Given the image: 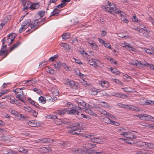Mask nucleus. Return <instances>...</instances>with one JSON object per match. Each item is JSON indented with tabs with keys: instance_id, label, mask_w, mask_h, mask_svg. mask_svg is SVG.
I'll use <instances>...</instances> for the list:
<instances>
[{
	"instance_id": "f257e3e1",
	"label": "nucleus",
	"mask_w": 154,
	"mask_h": 154,
	"mask_svg": "<svg viewBox=\"0 0 154 154\" xmlns=\"http://www.w3.org/2000/svg\"><path fill=\"white\" fill-rule=\"evenodd\" d=\"M4 37L1 41L2 42V48L0 51V56L4 54L3 58L5 57L8 54L9 52L7 50V45H10L13 42L8 38Z\"/></svg>"
},
{
	"instance_id": "f03ea898",
	"label": "nucleus",
	"mask_w": 154,
	"mask_h": 154,
	"mask_svg": "<svg viewBox=\"0 0 154 154\" xmlns=\"http://www.w3.org/2000/svg\"><path fill=\"white\" fill-rule=\"evenodd\" d=\"M80 127L79 123H73L69 125V132L72 135H79L81 132Z\"/></svg>"
},
{
	"instance_id": "7ed1b4c3",
	"label": "nucleus",
	"mask_w": 154,
	"mask_h": 154,
	"mask_svg": "<svg viewBox=\"0 0 154 154\" xmlns=\"http://www.w3.org/2000/svg\"><path fill=\"white\" fill-rule=\"evenodd\" d=\"M72 150L75 153L78 154H84L87 152L90 154H96V152L94 149L91 150L88 152V148H79L73 147L72 149Z\"/></svg>"
},
{
	"instance_id": "20e7f679",
	"label": "nucleus",
	"mask_w": 154,
	"mask_h": 154,
	"mask_svg": "<svg viewBox=\"0 0 154 154\" xmlns=\"http://www.w3.org/2000/svg\"><path fill=\"white\" fill-rule=\"evenodd\" d=\"M120 135H123L125 137L128 139H125L124 138H121L120 139L129 144H132V143L131 142L128 141V140H132V139L135 138L134 136L130 132H126L125 131V133H124L120 134Z\"/></svg>"
},
{
	"instance_id": "39448f33",
	"label": "nucleus",
	"mask_w": 154,
	"mask_h": 154,
	"mask_svg": "<svg viewBox=\"0 0 154 154\" xmlns=\"http://www.w3.org/2000/svg\"><path fill=\"white\" fill-rule=\"evenodd\" d=\"M63 83L72 89H76L78 87V83L72 80L65 79L63 80Z\"/></svg>"
},
{
	"instance_id": "423d86ee",
	"label": "nucleus",
	"mask_w": 154,
	"mask_h": 154,
	"mask_svg": "<svg viewBox=\"0 0 154 154\" xmlns=\"http://www.w3.org/2000/svg\"><path fill=\"white\" fill-rule=\"evenodd\" d=\"M15 94L16 97L18 98L22 102H24V101L23 100V98L24 97V94L23 91L20 89V88H16L13 91Z\"/></svg>"
},
{
	"instance_id": "0eeeda50",
	"label": "nucleus",
	"mask_w": 154,
	"mask_h": 154,
	"mask_svg": "<svg viewBox=\"0 0 154 154\" xmlns=\"http://www.w3.org/2000/svg\"><path fill=\"white\" fill-rule=\"evenodd\" d=\"M135 116L138 117L142 120L151 121L154 122V117L146 114L143 115H135Z\"/></svg>"
},
{
	"instance_id": "6e6552de",
	"label": "nucleus",
	"mask_w": 154,
	"mask_h": 154,
	"mask_svg": "<svg viewBox=\"0 0 154 154\" xmlns=\"http://www.w3.org/2000/svg\"><path fill=\"white\" fill-rule=\"evenodd\" d=\"M31 20L30 19H27L25 21L22 23L21 27L19 30V33H22L29 26H30Z\"/></svg>"
},
{
	"instance_id": "1a4fd4ad",
	"label": "nucleus",
	"mask_w": 154,
	"mask_h": 154,
	"mask_svg": "<svg viewBox=\"0 0 154 154\" xmlns=\"http://www.w3.org/2000/svg\"><path fill=\"white\" fill-rule=\"evenodd\" d=\"M96 109L97 111L100 112V113L108 117H109L113 119H115L116 118L114 116L109 113H108L105 110L99 107H97Z\"/></svg>"
},
{
	"instance_id": "9d476101",
	"label": "nucleus",
	"mask_w": 154,
	"mask_h": 154,
	"mask_svg": "<svg viewBox=\"0 0 154 154\" xmlns=\"http://www.w3.org/2000/svg\"><path fill=\"white\" fill-rule=\"evenodd\" d=\"M37 143H52L53 142V140L50 138L38 139L37 140Z\"/></svg>"
},
{
	"instance_id": "9b49d317",
	"label": "nucleus",
	"mask_w": 154,
	"mask_h": 154,
	"mask_svg": "<svg viewBox=\"0 0 154 154\" xmlns=\"http://www.w3.org/2000/svg\"><path fill=\"white\" fill-rule=\"evenodd\" d=\"M87 42L90 45L93 50H97L98 48V46L94 41L88 39Z\"/></svg>"
},
{
	"instance_id": "f8f14e48",
	"label": "nucleus",
	"mask_w": 154,
	"mask_h": 154,
	"mask_svg": "<svg viewBox=\"0 0 154 154\" xmlns=\"http://www.w3.org/2000/svg\"><path fill=\"white\" fill-rule=\"evenodd\" d=\"M136 144L137 146L140 147L142 149H145L147 148V143L140 141L138 142Z\"/></svg>"
},
{
	"instance_id": "ddd939ff",
	"label": "nucleus",
	"mask_w": 154,
	"mask_h": 154,
	"mask_svg": "<svg viewBox=\"0 0 154 154\" xmlns=\"http://www.w3.org/2000/svg\"><path fill=\"white\" fill-rule=\"evenodd\" d=\"M38 24H36L35 22L33 23H30V27L33 30L31 31V30L29 29L26 31V32H28L29 31H30L31 32H32L35 31V30H36L38 28Z\"/></svg>"
},
{
	"instance_id": "4468645a",
	"label": "nucleus",
	"mask_w": 154,
	"mask_h": 154,
	"mask_svg": "<svg viewBox=\"0 0 154 154\" xmlns=\"http://www.w3.org/2000/svg\"><path fill=\"white\" fill-rule=\"evenodd\" d=\"M91 141L94 143H101L102 141L100 137H92L91 138Z\"/></svg>"
},
{
	"instance_id": "2eb2a0df",
	"label": "nucleus",
	"mask_w": 154,
	"mask_h": 154,
	"mask_svg": "<svg viewBox=\"0 0 154 154\" xmlns=\"http://www.w3.org/2000/svg\"><path fill=\"white\" fill-rule=\"evenodd\" d=\"M67 113L70 115H79V112L77 109H72L70 110H68L67 111Z\"/></svg>"
},
{
	"instance_id": "dca6fc26",
	"label": "nucleus",
	"mask_w": 154,
	"mask_h": 154,
	"mask_svg": "<svg viewBox=\"0 0 154 154\" xmlns=\"http://www.w3.org/2000/svg\"><path fill=\"white\" fill-rule=\"evenodd\" d=\"M32 2L29 1H23V3H22L23 4V6L24 7L23 10H27L29 8H30L29 6L31 5Z\"/></svg>"
},
{
	"instance_id": "f3484780",
	"label": "nucleus",
	"mask_w": 154,
	"mask_h": 154,
	"mask_svg": "<svg viewBox=\"0 0 154 154\" xmlns=\"http://www.w3.org/2000/svg\"><path fill=\"white\" fill-rule=\"evenodd\" d=\"M88 63L91 65L95 67H96L98 66V63L95 61L96 60H94L92 59L88 60Z\"/></svg>"
},
{
	"instance_id": "a211bd4d",
	"label": "nucleus",
	"mask_w": 154,
	"mask_h": 154,
	"mask_svg": "<svg viewBox=\"0 0 154 154\" xmlns=\"http://www.w3.org/2000/svg\"><path fill=\"white\" fill-rule=\"evenodd\" d=\"M77 103L79 108V109H78L79 110H81L83 109H85L86 106L85 102L83 101H81L80 102H78Z\"/></svg>"
},
{
	"instance_id": "6ab92c4d",
	"label": "nucleus",
	"mask_w": 154,
	"mask_h": 154,
	"mask_svg": "<svg viewBox=\"0 0 154 154\" xmlns=\"http://www.w3.org/2000/svg\"><path fill=\"white\" fill-rule=\"evenodd\" d=\"M100 83L101 86L104 89H106L109 86V83L106 81H101L100 82Z\"/></svg>"
},
{
	"instance_id": "aec40b11",
	"label": "nucleus",
	"mask_w": 154,
	"mask_h": 154,
	"mask_svg": "<svg viewBox=\"0 0 154 154\" xmlns=\"http://www.w3.org/2000/svg\"><path fill=\"white\" fill-rule=\"evenodd\" d=\"M126 45L125 44H124V45H123L122 44V46L124 47H125L129 51H134L135 50V49L134 48L131 46L127 44V43H126Z\"/></svg>"
},
{
	"instance_id": "412c9836",
	"label": "nucleus",
	"mask_w": 154,
	"mask_h": 154,
	"mask_svg": "<svg viewBox=\"0 0 154 154\" xmlns=\"http://www.w3.org/2000/svg\"><path fill=\"white\" fill-rule=\"evenodd\" d=\"M30 9H36L39 7V5L38 3H32L29 6Z\"/></svg>"
},
{
	"instance_id": "4be33fe9",
	"label": "nucleus",
	"mask_w": 154,
	"mask_h": 154,
	"mask_svg": "<svg viewBox=\"0 0 154 154\" xmlns=\"http://www.w3.org/2000/svg\"><path fill=\"white\" fill-rule=\"evenodd\" d=\"M67 110L66 108H63L60 110H59L57 111V113L61 116L63 115L65 113Z\"/></svg>"
},
{
	"instance_id": "5701e85b",
	"label": "nucleus",
	"mask_w": 154,
	"mask_h": 154,
	"mask_svg": "<svg viewBox=\"0 0 154 154\" xmlns=\"http://www.w3.org/2000/svg\"><path fill=\"white\" fill-rule=\"evenodd\" d=\"M16 34L15 33H13L8 35L7 38H10L12 41L13 42L14 41L15 38L16 37Z\"/></svg>"
},
{
	"instance_id": "b1692460",
	"label": "nucleus",
	"mask_w": 154,
	"mask_h": 154,
	"mask_svg": "<svg viewBox=\"0 0 154 154\" xmlns=\"http://www.w3.org/2000/svg\"><path fill=\"white\" fill-rule=\"evenodd\" d=\"M49 149L48 148L43 147L40 148L39 151L41 152L44 153L48 152L49 151Z\"/></svg>"
},
{
	"instance_id": "393cba45",
	"label": "nucleus",
	"mask_w": 154,
	"mask_h": 154,
	"mask_svg": "<svg viewBox=\"0 0 154 154\" xmlns=\"http://www.w3.org/2000/svg\"><path fill=\"white\" fill-rule=\"evenodd\" d=\"M28 124L29 126L31 127H37V125L36 122L35 121H30L28 122Z\"/></svg>"
},
{
	"instance_id": "a878e982",
	"label": "nucleus",
	"mask_w": 154,
	"mask_h": 154,
	"mask_svg": "<svg viewBox=\"0 0 154 154\" xmlns=\"http://www.w3.org/2000/svg\"><path fill=\"white\" fill-rule=\"evenodd\" d=\"M8 97L9 98V100H11L9 101V102L12 104H15V102L17 101V100L14 97L11 95V96H8Z\"/></svg>"
},
{
	"instance_id": "bb28decb",
	"label": "nucleus",
	"mask_w": 154,
	"mask_h": 154,
	"mask_svg": "<svg viewBox=\"0 0 154 154\" xmlns=\"http://www.w3.org/2000/svg\"><path fill=\"white\" fill-rule=\"evenodd\" d=\"M35 81L33 79H31L26 80L24 84H26V85L28 86H30L33 84H35Z\"/></svg>"
},
{
	"instance_id": "cd10ccee",
	"label": "nucleus",
	"mask_w": 154,
	"mask_h": 154,
	"mask_svg": "<svg viewBox=\"0 0 154 154\" xmlns=\"http://www.w3.org/2000/svg\"><path fill=\"white\" fill-rule=\"evenodd\" d=\"M20 44V42H17L16 43L14 44L10 49L9 51H11L14 48L17 47Z\"/></svg>"
},
{
	"instance_id": "c85d7f7f",
	"label": "nucleus",
	"mask_w": 154,
	"mask_h": 154,
	"mask_svg": "<svg viewBox=\"0 0 154 154\" xmlns=\"http://www.w3.org/2000/svg\"><path fill=\"white\" fill-rule=\"evenodd\" d=\"M85 111L86 113H88L89 114L91 115H93L95 116H97L96 114L94 113L90 109H86L85 110Z\"/></svg>"
},
{
	"instance_id": "c756f323",
	"label": "nucleus",
	"mask_w": 154,
	"mask_h": 154,
	"mask_svg": "<svg viewBox=\"0 0 154 154\" xmlns=\"http://www.w3.org/2000/svg\"><path fill=\"white\" fill-rule=\"evenodd\" d=\"M71 42L74 45H77L78 42V40L76 37L72 38L70 40Z\"/></svg>"
},
{
	"instance_id": "7c9ffc66",
	"label": "nucleus",
	"mask_w": 154,
	"mask_h": 154,
	"mask_svg": "<svg viewBox=\"0 0 154 154\" xmlns=\"http://www.w3.org/2000/svg\"><path fill=\"white\" fill-rule=\"evenodd\" d=\"M111 80L113 82H115L116 83L120 85H123V83L121 82L120 81H119V80L117 79H114L113 78H112L111 79Z\"/></svg>"
},
{
	"instance_id": "2f4dec72",
	"label": "nucleus",
	"mask_w": 154,
	"mask_h": 154,
	"mask_svg": "<svg viewBox=\"0 0 154 154\" xmlns=\"http://www.w3.org/2000/svg\"><path fill=\"white\" fill-rule=\"evenodd\" d=\"M103 121L107 124H111V122L112 121L108 117L106 116V118L103 119Z\"/></svg>"
},
{
	"instance_id": "473e14b6",
	"label": "nucleus",
	"mask_w": 154,
	"mask_h": 154,
	"mask_svg": "<svg viewBox=\"0 0 154 154\" xmlns=\"http://www.w3.org/2000/svg\"><path fill=\"white\" fill-rule=\"evenodd\" d=\"M70 34L69 33H63L62 36L63 37L62 39H67L69 38Z\"/></svg>"
},
{
	"instance_id": "72a5a7b5",
	"label": "nucleus",
	"mask_w": 154,
	"mask_h": 154,
	"mask_svg": "<svg viewBox=\"0 0 154 154\" xmlns=\"http://www.w3.org/2000/svg\"><path fill=\"white\" fill-rule=\"evenodd\" d=\"M61 46L63 47L67 50H69L70 49L69 45L67 44L66 43H62L60 44Z\"/></svg>"
},
{
	"instance_id": "f704fd0d",
	"label": "nucleus",
	"mask_w": 154,
	"mask_h": 154,
	"mask_svg": "<svg viewBox=\"0 0 154 154\" xmlns=\"http://www.w3.org/2000/svg\"><path fill=\"white\" fill-rule=\"evenodd\" d=\"M111 8H112V12H113L117 14H119V11H120L119 10L118 8L115 6L114 7H112Z\"/></svg>"
},
{
	"instance_id": "c9c22d12",
	"label": "nucleus",
	"mask_w": 154,
	"mask_h": 154,
	"mask_svg": "<svg viewBox=\"0 0 154 154\" xmlns=\"http://www.w3.org/2000/svg\"><path fill=\"white\" fill-rule=\"evenodd\" d=\"M107 2L108 3V5H109V6L110 7V8L108 7H104L105 9L107 11H108V12L111 13H112V8H111L112 7H111V3H109V1H107Z\"/></svg>"
},
{
	"instance_id": "e433bc0d",
	"label": "nucleus",
	"mask_w": 154,
	"mask_h": 154,
	"mask_svg": "<svg viewBox=\"0 0 154 154\" xmlns=\"http://www.w3.org/2000/svg\"><path fill=\"white\" fill-rule=\"evenodd\" d=\"M111 69V71L113 73H114L116 75H118L120 74V72L118 71L116 69L114 68H110Z\"/></svg>"
},
{
	"instance_id": "4c0bfd02",
	"label": "nucleus",
	"mask_w": 154,
	"mask_h": 154,
	"mask_svg": "<svg viewBox=\"0 0 154 154\" xmlns=\"http://www.w3.org/2000/svg\"><path fill=\"white\" fill-rule=\"evenodd\" d=\"M38 100L42 103H46V99L42 96H41L38 98Z\"/></svg>"
},
{
	"instance_id": "58836bf2",
	"label": "nucleus",
	"mask_w": 154,
	"mask_h": 154,
	"mask_svg": "<svg viewBox=\"0 0 154 154\" xmlns=\"http://www.w3.org/2000/svg\"><path fill=\"white\" fill-rule=\"evenodd\" d=\"M54 122L57 125H60L62 123V122L60 119L57 118L56 119L53 120Z\"/></svg>"
},
{
	"instance_id": "ea45409f",
	"label": "nucleus",
	"mask_w": 154,
	"mask_h": 154,
	"mask_svg": "<svg viewBox=\"0 0 154 154\" xmlns=\"http://www.w3.org/2000/svg\"><path fill=\"white\" fill-rule=\"evenodd\" d=\"M144 64V65L147 67H149L151 69L154 70V65L150 64L147 62H145V64Z\"/></svg>"
},
{
	"instance_id": "a19ab883",
	"label": "nucleus",
	"mask_w": 154,
	"mask_h": 154,
	"mask_svg": "<svg viewBox=\"0 0 154 154\" xmlns=\"http://www.w3.org/2000/svg\"><path fill=\"white\" fill-rule=\"evenodd\" d=\"M3 152L5 154H12V152L9 149H5L3 150Z\"/></svg>"
},
{
	"instance_id": "79ce46f5",
	"label": "nucleus",
	"mask_w": 154,
	"mask_h": 154,
	"mask_svg": "<svg viewBox=\"0 0 154 154\" xmlns=\"http://www.w3.org/2000/svg\"><path fill=\"white\" fill-rule=\"evenodd\" d=\"M145 101L144 103V102L142 103L141 101H140V104L141 105H143V104H145L146 105H149L150 104V100H146Z\"/></svg>"
},
{
	"instance_id": "37998d69",
	"label": "nucleus",
	"mask_w": 154,
	"mask_h": 154,
	"mask_svg": "<svg viewBox=\"0 0 154 154\" xmlns=\"http://www.w3.org/2000/svg\"><path fill=\"white\" fill-rule=\"evenodd\" d=\"M58 57V55H55L51 57L49 59V61L51 62H53L54 60L57 58Z\"/></svg>"
},
{
	"instance_id": "c03bdc74",
	"label": "nucleus",
	"mask_w": 154,
	"mask_h": 154,
	"mask_svg": "<svg viewBox=\"0 0 154 154\" xmlns=\"http://www.w3.org/2000/svg\"><path fill=\"white\" fill-rule=\"evenodd\" d=\"M147 147L149 149H154V144L152 143H147Z\"/></svg>"
},
{
	"instance_id": "a18cd8bd",
	"label": "nucleus",
	"mask_w": 154,
	"mask_h": 154,
	"mask_svg": "<svg viewBox=\"0 0 154 154\" xmlns=\"http://www.w3.org/2000/svg\"><path fill=\"white\" fill-rule=\"evenodd\" d=\"M8 91V90L6 89L2 90L0 92V98L4 94L7 93V92Z\"/></svg>"
},
{
	"instance_id": "49530a36",
	"label": "nucleus",
	"mask_w": 154,
	"mask_h": 154,
	"mask_svg": "<svg viewBox=\"0 0 154 154\" xmlns=\"http://www.w3.org/2000/svg\"><path fill=\"white\" fill-rule=\"evenodd\" d=\"M106 59L109 61H110L111 63H114L115 64H117V61H114V60L112 58H111L110 57L108 56L106 58Z\"/></svg>"
},
{
	"instance_id": "de8ad7c7",
	"label": "nucleus",
	"mask_w": 154,
	"mask_h": 154,
	"mask_svg": "<svg viewBox=\"0 0 154 154\" xmlns=\"http://www.w3.org/2000/svg\"><path fill=\"white\" fill-rule=\"evenodd\" d=\"M65 5L62 2H61V3L58 5L57 6H56V8L54 9V10H55L56 9H57V8H63V7H64V6H65Z\"/></svg>"
},
{
	"instance_id": "09e8293b",
	"label": "nucleus",
	"mask_w": 154,
	"mask_h": 154,
	"mask_svg": "<svg viewBox=\"0 0 154 154\" xmlns=\"http://www.w3.org/2000/svg\"><path fill=\"white\" fill-rule=\"evenodd\" d=\"M121 20L123 21L124 23H127L128 22V20L127 19L126 16L124 17H122Z\"/></svg>"
},
{
	"instance_id": "8fccbe9b",
	"label": "nucleus",
	"mask_w": 154,
	"mask_h": 154,
	"mask_svg": "<svg viewBox=\"0 0 154 154\" xmlns=\"http://www.w3.org/2000/svg\"><path fill=\"white\" fill-rule=\"evenodd\" d=\"M132 21L134 22H140V20H138L136 18V16L135 14H134L133 16V17L132 18Z\"/></svg>"
},
{
	"instance_id": "3c124183",
	"label": "nucleus",
	"mask_w": 154,
	"mask_h": 154,
	"mask_svg": "<svg viewBox=\"0 0 154 154\" xmlns=\"http://www.w3.org/2000/svg\"><path fill=\"white\" fill-rule=\"evenodd\" d=\"M117 131L119 132H122V133H125V129L122 128V127H119L117 128Z\"/></svg>"
},
{
	"instance_id": "603ef678",
	"label": "nucleus",
	"mask_w": 154,
	"mask_h": 154,
	"mask_svg": "<svg viewBox=\"0 0 154 154\" xmlns=\"http://www.w3.org/2000/svg\"><path fill=\"white\" fill-rule=\"evenodd\" d=\"M66 106L69 108L71 109L73 107L72 103L69 102H67L66 103Z\"/></svg>"
},
{
	"instance_id": "864d4df0",
	"label": "nucleus",
	"mask_w": 154,
	"mask_h": 154,
	"mask_svg": "<svg viewBox=\"0 0 154 154\" xmlns=\"http://www.w3.org/2000/svg\"><path fill=\"white\" fill-rule=\"evenodd\" d=\"M104 46L106 47V48H109L110 49H112V48L111 46V45H110V44L107 42V43H105V42L103 44Z\"/></svg>"
},
{
	"instance_id": "5fc2aeb1",
	"label": "nucleus",
	"mask_w": 154,
	"mask_h": 154,
	"mask_svg": "<svg viewBox=\"0 0 154 154\" xmlns=\"http://www.w3.org/2000/svg\"><path fill=\"white\" fill-rule=\"evenodd\" d=\"M146 52L148 54H154V52L152 50H151L150 49H146L145 50Z\"/></svg>"
},
{
	"instance_id": "6e6d98bb",
	"label": "nucleus",
	"mask_w": 154,
	"mask_h": 154,
	"mask_svg": "<svg viewBox=\"0 0 154 154\" xmlns=\"http://www.w3.org/2000/svg\"><path fill=\"white\" fill-rule=\"evenodd\" d=\"M144 64H145V63H141L140 62L138 61H136V66H137L141 67V65H144Z\"/></svg>"
},
{
	"instance_id": "4d7b16f0",
	"label": "nucleus",
	"mask_w": 154,
	"mask_h": 154,
	"mask_svg": "<svg viewBox=\"0 0 154 154\" xmlns=\"http://www.w3.org/2000/svg\"><path fill=\"white\" fill-rule=\"evenodd\" d=\"M59 12L60 11H57L54 12V11L52 12L51 13V15L50 16L48 19H49L50 17H51L52 16H54L55 15L58 14L59 13Z\"/></svg>"
},
{
	"instance_id": "13d9d810",
	"label": "nucleus",
	"mask_w": 154,
	"mask_h": 154,
	"mask_svg": "<svg viewBox=\"0 0 154 154\" xmlns=\"http://www.w3.org/2000/svg\"><path fill=\"white\" fill-rule=\"evenodd\" d=\"M29 102L32 105H34L35 107L39 108V107H38L35 104V102L34 100L31 99L30 98L29 99Z\"/></svg>"
},
{
	"instance_id": "bf43d9fd",
	"label": "nucleus",
	"mask_w": 154,
	"mask_h": 154,
	"mask_svg": "<svg viewBox=\"0 0 154 154\" xmlns=\"http://www.w3.org/2000/svg\"><path fill=\"white\" fill-rule=\"evenodd\" d=\"M9 111H10L11 114L14 115H16L18 113L17 111L12 109H10Z\"/></svg>"
},
{
	"instance_id": "052dcab7",
	"label": "nucleus",
	"mask_w": 154,
	"mask_h": 154,
	"mask_svg": "<svg viewBox=\"0 0 154 154\" xmlns=\"http://www.w3.org/2000/svg\"><path fill=\"white\" fill-rule=\"evenodd\" d=\"M45 13V11H41L38 13L39 15L41 18H42L43 16H44Z\"/></svg>"
},
{
	"instance_id": "680f3d73",
	"label": "nucleus",
	"mask_w": 154,
	"mask_h": 154,
	"mask_svg": "<svg viewBox=\"0 0 154 154\" xmlns=\"http://www.w3.org/2000/svg\"><path fill=\"white\" fill-rule=\"evenodd\" d=\"M122 89L124 90L127 92H131V91L130 90V88L125 87V88H122Z\"/></svg>"
},
{
	"instance_id": "e2e57ef3",
	"label": "nucleus",
	"mask_w": 154,
	"mask_h": 154,
	"mask_svg": "<svg viewBox=\"0 0 154 154\" xmlns=\"http://www.w3.org/2000/svg\"><path fill=\"white\" fill-rule=\"evenodd\" d=\"M25 111L26 112H32V110H32V109L30 108V107L28 106L25 107Z\"/></svg>"
},
{
	"instance_id": "0e129e2a",
	"label": "nucleus",
	"mask_w": 154,
	"mask_h": 154,
	"mask_svg": "<svg viewBox=\"0 0 154 154\" xmlns=\"http://www.w3.org/2000/svg\"><path fill=\"white\" fill-rule=\"evenodd\" d=\"M100 104L101 106L103 107H107L108 105V104L105 102H101Z\"/></svg>"
},
{
	"instance_id": "69168bd1",
	"label": "nucleus",
	"mask_w": 154,
	"mask_h": 154,
	"mask_svg": "<svg viewBox=\"0 0 154 154\" xmlns=\"http://www.w3.org/2000/svg\"><path fill=\"white\" fill-rule=\"evenodd\" d=\"M91 95H95L98 93V91L97 90L91 91Z\"/></svg>"
},
{
	"instance_id": "338daca9",
	"label": "nucleus",
	"mask_w": 154,
	"mask_h": 154,
	"mask_svg": "<svg viewBox=\"0 0 154 154\" xmlns=\"http://www.w3.org/2000/svg\"><path fill=\"white\" fill-rule=\"evenodd\" d=\"M73 59H74L75 62L79 64H82V62L80 60L76 59L75 58H73Z\"/></svg>"
},
{
	"instance_id": "774afa93",
	"label": "nucleus",
	"mask_w": 154,
	"mask_h": 154,
	"mask_svg": "<svg viewBox=\"0 0 154 154\" xmlns=\"http://www.w3.org/2000/svg\"><path fill=\"white\" fill-rule=\"evenodd\" d=\"M124 76L125 77V78L127 79L128 81H130L132 79L131 78L128 76V75L126 74L125 75H124Z\"/></svg>"
}]
</instances>
